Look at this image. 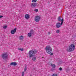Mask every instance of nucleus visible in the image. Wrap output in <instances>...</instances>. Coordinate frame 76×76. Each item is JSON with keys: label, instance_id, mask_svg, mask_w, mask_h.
<instances>
[{"label": "nucleus", "instance_id": "1", "mask_svg": "<svg viewBox=\"0 0 76 76\" xmlns=\"http://www.w3.org/2000/svg\"><path fill=\"white\" fill-rule=\"evenodd\" d=\"M38 53V51L35 49L30 50L28 52L29 58H32V57H33L32 60L33 61H35L37 59V58L36 57H33L35 56V55L36 53Z\"/></svg>", "mask_w": 76, "mask_h": 76}, {"label": "nucleus", "instance_id": "2", "mask_svg": "<svg viewBox=\"0 0 76 76\" xmlns=\"http://www.w3.org/2000/svg\"><path fill=\"white\" fill-rule=\"evenodd\" d=\"M46 50L47 53L51 54L52 51V49L49 46H47L45 48Z\"/></svg>", "mask_w": 76, "mask_h": 76}, {"label": "nucleus", "instance_id": "3", "mask_svg": "<svg viewBox=\"0 0 76 76\" xmlns=\"http://www.w3.org/2000/svg\"><path fill=\"white\" fill-rule=\"evenodd\" d=\"M75 48V46L73 44H71L70 45L69 47V50H67V51L68 52H70L71 51H73Z\"/></svg>", "mask_w": 76, "mask_h": 76}, {"label": "nucleus", "instance_id": "4", "mask_svg": "<svg viewBox=\"0 0 76 76\" xmlns=\"http://www.w3.org/2000/svg\"><path fill=\"white\" fill-rule=\"evenodd\" d=\"M58 22H61V25H62L63 23V21H64V20H63V18L61 19V17L59 16L58 18Z\"/></svg>", "mask_w": 76, "mask_h": 76}, {"label": "nucleus", "instance_id": "5", "mask_svg": "<svg viewBox=\"0 0 76 76\" xmlns=\"http://www.w3.org/2000/svg\"><path fill=\"white\" fill-rule=\"evenodd\" d=\"M8 56L7 55V53L5 54H3L2 55V57L4 60H6Z\"/></svg>", "mask_w": 76, "mask_h": 76}, {"label": "nucleus", "instance_id": "6", "mask_svg": "<svg viewBox=\"0 0 76 76\" xmlns=\"http://www.w3.org/2000/svg\"><path fill=\"white\" fill-rule=\"evenodd\" d=\"M40 19V17H39V16H37L35 17V22H39Z\"/></svg>", "mask_w": 76, "mask_h": 76}, {"label": "nucleus", "instance_id": "7", "mask_svg": "<svg viewBox=\"0 0 76 76\" xmlns=\"http://www.w3.org/2000/svg\"><path fill=\"white\" fill-rule=\"evenodd\" d=\"M56 26L57 28H59L61 27V23H58L56 24Z\"/></svg>", "mask_w": 76, "mask_h": 76}, {"label": "nucleus", "instance_id": "8", "mask_svg": "<svg viewBox=\"0 0 76 76\" xmlns=\"http://www.w3.org/2000/svg\"><path fill=\"white\" fill-rule=\"evenodd\" d=\"M16 28H15L13 30H12L11 31V34H15V33L16 32Z\"/></svg>", "mask_w": 76, "mask_h": 76}, {"label": "nucleus", "instance_id": "9", "mask_svg": "<svg viewBox=\"0 0 76 76\" xmlns=\"http://www.w3.org/2000/svg\"><path fill=\"white\" fill-rule=\"evenodd\" d=\"M37 5V4L36 3H33L31 4V7H35Z\"/></svg>", "mask_w": 76, "mask_h": 76}, {"label": "nucleus", "instance_id": "10", "mask_svg": "<svg viewBox=\"0 0 76 76\" xmlns=\"http://www.w3.org/2000/svg\"><path fill=\"white\" fill-rule=\"evenodd\" d=\"M10 65L11 66H16V65H17V63L16 62H12L10 63Z\"/></svg>", "mask_w": 76, "mask_h": 76}, {"label": "nucleus", "instance_id": "11", "mask_svg": "<svg viewBox=\"0 0 76 76\" xmlns=\"http://www.w3.org/2000/svg\"><path fill=\"white\" fill-rule=\"evenodd\" d=\"M25 18H26V19H28L29 18V15L26 14L25 15Z\"/></svg>", "mask_w": 76, "mask_h": 76}, {"label": "nucleus", "instance_id": "12", "mask_svg": "<svg viewBox=\"0 0 76 76\" xmlns=\"http://www.w3.org/2000/svg\"><path fill=\"white\" fill-rule=\"evenodd\" d=\"M19 39L20 40L23 39V36H20L19 37Z\"/></svg>", "mask_w": 76, "mask_h": 76}, {"label": "nucleus", "instance_id": "13", "mask_svg": "<svg viewBox=\"0 0 76 76\" xmlns=\"http://www.w3.org/2000/svg\"><path fill=\"white\" fill-rule=\"evenodd\" d=\"M50 66H51L52 68H56V66L55 65V64H51L50 65Z\"/></svg>", "mask_w": 76, "mask_h": 76}, {"label": "nucleus", "instance_id": "14", "mask_svg": "<svg viewBox=\"0 0 76 76\" xmlns=\"http://www.w3.org/2000/svg\"><path fill=\"white\" fill-rule=\"evenodd\" d=\"M28 36L29 37H31V36H32V34H31L30 33H29L28 34Z\"/></svg>", "mask_w": 76, "mask_h": 76}, {"label": "nucleus", "instance_id": "15", "mask_svg": "<svg viewBox=\"0 0 76 76\" xmlns=\"http://www.w3.org/2000/svg\"><path fill=\"white\" fill-rule=\"evenodd\" d=\"M18 50H20L21 51H23V49H22L21 48H18Z\"/></svg>", "mask_w": 76, "mask_h": 76}, {"label": "nucleus", "instance_id": "16", "mask_svg": "<svg viewBox=\"0 0 76 76\" xmlns=\"http://www.w3.org/2000/svg\"><path fill=\"white\" fill-rule=\"evenodd\" d=\"M30 33H31V34H34V30H31L30 31Z\"/></svg>", "mask_w": 76, "mask_h": 76}, {"label": "nucleus", "instance_id": "17", "mask_svg": "<svg viewBox=\"0 0 76 76\" xmlns=\"http://www.w3.org/2000/svg\"><path fill=\"white\" fill-rule=\"evenodd\" d=\"M56 32L57 34H58L60 32V31H59L58 30H57Z\"/></svg>", "mask_w": 76, "mask_h": 76}, {"label": "nucleus", "instance_id": "18", "mask_svg": "<svg viewBox=\"0 0 76 76\" xmlns=\"http://www.w3.org/2000/svg\"><path fill=\"white\" fill-rule=\"evenodd\" d=\"M24 70V72H26V70H27V68H26V66L25 67Z\"/></svg>", "mask_w": 76, "mask_h": 76}, {"label": "nucleus", "instance_id": "19", "mask_svg": "<svg viewBox=\"0 0 76 76\" xmlns=\"http://www.w3.org/2000/svg\"><path fill=\"white\" fill-rule=\"evenodd\" d=\"M3 28L4 29H6V28H7V26H4Z\"/></svg>", "mask_w": 76, "mask_h": 76}, {"label": "nucleus", "instance_id": "20", "mask_svg": "<svg viewBox=\"0 0 76 76\" xmlns=\"http://www.w3.org/2000/svg\"><path fill=\"white\" fill-rule=\"evenodd\" d=\"M32 2L34 3V2H36V1H37V0H32Z\"/></svg>", "mask_w": 76, "mask_h": 76}, {"label": "nucleus", "instance_id": "21", "mask_svg": "<svg viewBox=\"0 0 76 76\" xmlns=\"http://www.w3.org/2000/svg\"><path fill=\"white\" fill-rule=\"evenodd\" d=\"M55 68H52L51 69V70L53 72V71H54V70H55Z\"/></svg>", "mask_w": 76, "mask_h": 76}, {"label": "nucleus", "instance_id": "22", "mask_svg": "<svg viewBox=\"0 0 76 76\" xmlns=\"http://www.w3.org/2000/svg\"><path fill=\"white\" fill-rule=\"evenodd\" d=\"M59 70H60V71H61V70H62V68L61 67H60L59 69Z\"/></svg>", "mask_w": 76, "mask_h": 76}, {"label": "nucleus", "instance_id": "23", "mask_svg": "<svg viewBox=\"0 0 76 76\" xmlns=\"http://www.w3.org/2000/svg\"><path fill=\"white\" fill-rule=\"evenodd\" d=\"M38 9H36L35 10V11L36 12H38Z\"/></svg>", "mask_w": 76, "mask_h": 76}, {"label": "nucleus", "instance_id": "24", "mask_svg": "<svg viewBox=\"0 0 76 76\" xmlns=\"http://www.w3.org/2000/svg\"><path fill=\"white\" fill-rule=\"evenodd\" d=\"M22 76H24V72H22Z\"/></svg>", "mask_w": 76, "mask_h": 76}, {"label": "nucleus", "instance_id": "25", "mask_svg": "<svg viewBox=\"0 0 76 76\" xmlns=\"http://www.w3.org/2000/svg\"><path fill=\"white\" fill-rule=\"evenodd\" d=\"M3 16L0 15V18H3Z\"/></svg>", "mask_w": 76, "mask_h": 76}, {"label": "nucleus", "instance_id": "26", "mask_svg": "<svg viewBox=\"0 0 76 76\" xmlns=\"http://www.w3.org/2000/svg\"><path fill=\"white\" fill-rule=\"evenodd\" d=\"M54 54V53H52L50 54V56H53Z\"/></svg>", "mask_w": 76, "mask_h": 76}, {"label": "nucleus", "instance_id": "27", "mask_svg": "<svg viewBox=\"0 0 76 76\" xmlns=\"http://www.w3.org/2000/svg\"><path fill=\"white\" fill-rule=\"evenodd\" d=\"M70 70V69H69V68L67 69V71H69Z\"/></svg>", "mask_w": 76, "mask_h": 76}, {"label": "nucleus", "instance_id": "28", "mask_svg": "<svg viewBox=\"0 0 76 76\" xmlns=\"http://www.w3.org/2000/svg\"><path fill=\"white\" fill-rule=\"evenodd\" d=\"M48 34L49 35H50V32H48Z\"/></svg>", "mask_w": 76, "mask_h": 76}, {"label": "nucleus", "instance_id": "29", "mask_svg": "<svg viewBox=\"0 0 76 76\" xmlns=\"http://www.w3.org/2000/svg\"><path fill=\"white\" fill-rule=\"evenodd\" d=\"M42 58H44V56H43V57H42Z\"/></svg>", "mask_w": 76, "mask_h": 76}, {"label": "nucleus", "instance_id": "30", "mask_svg": "<svg viewBox=\"0 0 76 76\" xmlns=\"http://www.w3.org/2000/svg\"><path fill=\"white\" fill-rule=\"evenodd\" d=\"M50 1H52V0H50Z\"/></svg>", "mask_w": 76, "mask_h": 76}]
</instances>
